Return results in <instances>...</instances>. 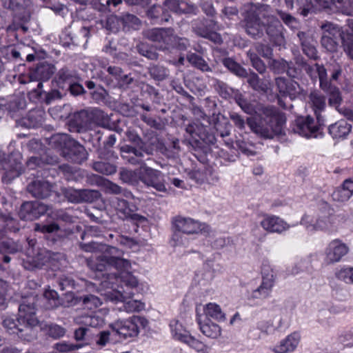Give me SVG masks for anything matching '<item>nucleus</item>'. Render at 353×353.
<instances>
[{
  "mask_svg": "<svg viewBox=\"0 0 353 353\" xmlns=\"http://www.w3.org/2000/svg\"><path fill=\"white\" fill-rule=\"evenodd\" d=\"M122 255L121 250L103 244L100 263L91 259L88 261V266L101 275V281L109 280L110 282H121L128 288H134L139 285V281L130 272V262L123 259Z\"/></svg>",
  "mask_w": 353,
  "mask_h": 353,
  "instance_id": "1",
  "label": "nucleus"
},
{
  "mask_svg": "<svg viewBox=\"0 0 353 353\" xmlns=\"http://www.w3.org/2000/svg\"><path fill=\"white\" fill-rule=\"evenodd\" d=\"M248 125L256 134L266 138L281 134L285 123V117L278 108L260 104L244 105Z\"/></svg>",
  "mask_w": 353,
  "mask_h": 353,
  "instance_id": "2",
  "label": "nucleus"
},
{
  "mask_svg": "<svg viewBox=\"0 0 353 353\" xmlns=\"http://www.w3.org/2000/svg\"><path fill=\"white\" fill-rule=\"evenodd\" d=\"M99 291L108 300L112 302H123V310L130 312H138L145 308L144 303L138 300H128L125 299L132 295V290L136 289L138 285L134 288H128L123 283L110 282L109 280L101 281L99 283Z\"/></svg>",
  "mask_w": 353,
  "mask_h": 353,
  "instance_id": "3",
  "label": "nucleus"
},
{
  "mask_svg": "<svg viewBox=\"0 0 353 353\" xmlns=\"http://www.w3.org/2000/svg\"><path fill=\"white\" fill-rule=\"evenodd\" d=\"M266 26V32L274 44L278 46H284L285 38L282 33L283 26L280 21L273 17H268L262 22L257 17L248 21L246 23V32L248 34L254 37L261 34Z\"/></svg>",
  "mask_w": 353,
  "mask_h": 353,
  "instance_id": "4",
  "label": "nucleus"
},
{
  "mask_svg": "<svg viewBox=\"0 0 353 353\" xmlns=\"http://www.w3.org/2000/svg\"><path fill=\"white\" fill-rule=\"evenodd\" d=\"M3 326L10 334H17L23 330V327H34L38 324L33 305L22 303L19 307V317L15 319L9 316L3 320Z\"/></svg>",
  "mask_w": 353,
  "mask_h": 353,
  "instance_id": "5",
  "label": "nucleus"
},
{
  "mask_svg": "<svg viewBox=\"0 0 353 353\" xmlns=\"http://www.w3.org/2000/svg\"><path fill=\"white\" fill-rule=\"evenodd\" d=\"M50 143L54 148L61 150V154L72 161L81 163L86 159L84 148L72 139L66 134H57L50 138Z\"/></svg>",
  "mask_w": 353,
  "mask_h": 353,
  "instance_id": "6",
  "label": "nucleus"
},
{
  "mask_svg": "<svg viewBox=\"0 0 353 353\" xmlns=\"http://www.w3.org/2000/svg\"><path fill=\"white\" fill-rule=\"evenodd\" d=\"M170 327L175 340L186 344L197 353H211V347L192 336L178 320H172Z\"/></svg>",
  "mask_w": 353,
  "mask_h": 353,
  "instance_id": "7",
  "label": "nucleus"
},
{
  "mask_svg": "<svg viewBox=\"0 0 353 353\" xmlns=\"http://www.w3.org/2000/svg\"><path fill=\"white\" fill-rule=\"evenodd\" d=\"M261 284L248 296V304H257L262 300L267 299L271 294L274 286L275 274L273 270L268 265H263L261 270Z\"/></svg>",
  "mask_w": 353,
  "mask_h": 353,
  "instance_id": "8",
  "label": "nucleus"
},
{
  "mask_svg": "<svg viewBox=\"0 0 353 353\" xmlns=\"http://www.w3.org/2000/svg\"><path fill=\"white\" fill-rule=\"evenodd\" d=\"M148 321L142 316H132L125 320H118L111 325V327L124 339L138 335L139 330L146 327Z\"/></svg>",
  "mask_w": 353,
  "mask_h": 353,
  "instance_id": "9",
  "label": "nucleus"
},
{
  "mask_svg": "<svg viewBox=\"0 0 353 353\" xmlns=\"http://www.w3.org/2000/svg\"><path fill=\"white\" fill-rule=\"evenodd\" d=\"M173 225L177 231L187 234H208L211 232L208 225L190 217L176 216L173 220Z\"/></svg>",
  "mask_w": 353,
  "mask_h": 353,
  "instance_id": "10",
  "label": "nucleus"
},
{
  "mask_svg": "<svg viewBox=\"0 0 353 353\" xmlns=\"http://www.w3.org/2000/svg\"><path fill=\"white\" fill-rule=\"evenodd\" d=\"M323 124V119L321 122L315 121L310 116L299 117L296 119L293 131L302 137L307 138L317 137L321 126Z\"/></svg>",
  "mask_w": 353,
  "mask_h": 353,
  "instance_id": "11",
  "label": "nucleus"
},
{
  "mask_svg": "<svg viewBox=\"0 0 353 353\" xmlns=\"http://www.w3.org/2000/svg\"><path fill=\"white\" fill-rule=\"evenodd\" d=\"M350 252L347 244L339 239L332 240L325 249L324 262L332 265L340 262Z\"/></svg>",
  "mask_w": 353,
  "mask_h": 353,
  "instance_id": "12",
  "label": "nucleus"
},
{
  "mask_svg": "<svg viewBox=\"0 0 353 353\" xmlns=\"http://www.w3.org/2000/svg\"><path fill=\"white\" fill-rule=\"evenodd\" d=\"M112 205L115 208L117 214L123 219H130L136 224L146 221L143 216L135 213L137 208L135 205L129 203L125 199L115 198L112 201Z\"/></svg>",
  "mask_w": 353,
  "mask_h": 353,
  "instance_id": "13",
  "label": "nucleus"
},
{
  "mask_svg": "<svg viewBox=\"0 0 353 353\" xmlns=\"http://www.w3.org/2000/svg\"><path fill=\"white\" fill-rule=\"evenodd\" d=\"M139 179L146 185L153 187L157 191H166L163 183V176L159 170L146 167L145 165L141 166L139 169Z\"/></svg>",
  "mask_w": 353,
  "mask_h": 353,
  "instance_id": "14",
  "label": "nucleus"
},
{
  "mask_svg": "<svg viewBox=\"0 0 353 353\" xmlns=\"http://www.w3.org/2000/svg\"><path fill=\"white\" fill-rule=\"evenodd\" d=\"M322 37L321 45L329 52H334L337 48L336 38L340 34V30L338 26L332 23L327 22L321 26Z\"/></svg>",
  "mask_w": 353,
  "mask_h": 353,
  "instance_id": "15",
  "label": "nucleus"
},
{
  "mask_svg": "<svg viewBox=\"0 0 353 353\" xmlns=\"http://www.w3.org/2000/svg\"><path fill=\"white\" fill-rule=\"evenodd\" d=\"M48 210V207L41 202H26L21 205L19 215L23 220L32 221L38 219Z\"/></svg>",
  "mask_w": 353,
  "mask_h": 353,
  "instance_id": "16",
  "label": "nucleus"
},
{
  "mask_svg": "<svg viewBox=\"0 0 353 353\" xmlns=\"http://www.w3.org/2000/svg\"><path fill=\"white\" fill-rule=\"evenodd\" d=\"M145 36L150 40L159 43V48L162 50L168 49L169 45L176 41L173 31L170 29L154 28L146 32Z\"/></svg>",
  "mask_w": 353,
  "mask_h": 353,
  "instance_id": "17",
  "label": "nucleus"
},
{
  "mask_svg": "<svg viewBox=\"0 0 353 353\" xmlns=\"http://www.w3.org/2000/svg\"><path fill=\"white\" fill-rule=\"evenodd\" d=\"M196 321L200 331L206 337L216 339L221 336L222 332L221 327L218 324L212 321L211 319L201 314L198 309H196Z\"/></svg>",
  "mask_w": 353,
  "mask_h": 353,
  "instance_id": "18",
  "label": "nucleus"
},
{
  "mask_svg": "<svg viewBox=\"0 0 353 353\" xmlns=\"http://www.w3.org/2000/svg\"><path fill=\"white\" fill-rule=\"evenodd\" d=\"M341 217L334 214H318L319 231L331 234L337 231Z\"/></svg>",
  "mask_w": 353,
  "mask_h": 353,
  "instance_id": "19",
  "label": "nucleus"
},
{
  "mask_svg": "<svg viewBox=\"0 0 353 353\" xmlns=\"http://www.w3.org/2000/svg\"><path fill=\"white\" fill-rule=\"evenodd\" d=\"M15 158L14 162L9 159L8 162L3 161L0 163V169L5 170L2 181L9 183L12 179L18 176L22 171L21 163L20 162L21 155L17 153L14 154Z\"/></svg>",
  "mask_w": 353,
  "mask_h": 353,
  "instance_id": "20",
  "label": "nucleus"
},
{
  "mask_svg": "<svg viewBox=\"0 0 353 353\" xmlns=\"http://www.w3.org/2000/svg\"><path fill=\"white\" fill-rule=\"evenodd\" d=\"M262 228L270 232L281 234L290 229V225L276 216H266L261 221Z\"/></svg>",
  "mask_w": 353,
  "mask_h": 353,
  "instance_id": "21",
  "label": "nucleus"
},
{
  "mask_svg": "<svg viewBox=\"0 0 353 353\" xmlns=\"http://www.w3.org/2000/svg\"><path fill=\"white\" fill-rule=\"evenodd\" d=\"M301 336L298 332H293L281 340L273 348L274 353H291L297 347Z\"/></svg>",
  "mask_w": 353,
  "mask_h": 353,
  "instance_id": "22",
  "label": "nucleus"
},
{
  "mask_svg": "<svg viewBox=\"0 0 353 353\" xmlns=\"http://www.w3.org/2000/svg\"><path fill=\"white\" fill-rule=\"evenodd\" d=\"M329 133L335 140L345 139L352 130V125L345 120L341 119L330 125L328 128Z\"/></svg>",
  "mask_w": 353,
  "mask_h": 353,
  "instance_id": "23",
  "label": "nucleus"
},
{
  "mask_svg": "<svg viewBox=\"0 0 353 353\" xmlns=\"http://www.w3.org/2000/svg\"><path fill=\"white\" fill-rule=\"evenodd\" d=\"M276 84L280 92L289 95L291 99H295L301 94L300 85L293 80L286 81L285 79L279 78L276 79Z\"/></svg>",
  "mask_w": 353,
  "mask_h": 353,
  "instance_id": "24",
  "label": "nucleus"
},
{
  "mask_svg": "<svg viewBox=\"0 0 353 353\" xmlns=\"http://www.w3.org/2000/svg\"><path fill=\"white\" fill-rule=\"evenodd\" d=\"M28 188L34 197L45 198L50 194L52 186L47 181H35L30 183Z\"/></svg>",
  "mask_w": 353,
  "mask_h": 353,
  "instance_id": "25",
  "label": "nucleus"
},
{
  "mask_svg": "<svg viewBox=\"0 0 353 353\" xmlns=\"http://www.w3.org/2000/svg\"><path fill=\"white\" fill-rule=\"evenodd\" d=\"M32 72V78L36 81H45L48 80L54 73V67L50 64L42 63L38 65L35 68L31 69Z\"/></svg>",
  "mask_w": 353,
  "mask_h": 353,
  "instance_id": "26",
  "label": "nucleus"
},
{
  "mask_svg": "<svg viewBox=\"0 0 353 353\" xmlns=\"http://www.w3.org/2000/svg\"><path fill=\"white\" fill-rule=\"evenodd\" d=\"M203 313L206 318H212L218 321H224L226 319L225 314L223 312L221 307L215 303H209L203 305Z\"/></svg>",
  "mask_w": 353,
  "mask_h": 353,
  "instance_id": "27",
  "label": "nucleus"
},
{
  "mask_svg": "<svg viewBox=\"0 0 353 353\" xmlns=\"http://www.w3.org/2000/svg\"><path fill=\"white\" fill-rule=\"evenodd\" d=\"M335 278L346 285H353V266L350 265H340L335 269Z\"/></svg>",
  "mask_w": 353,
  "mask_h": 353,
  "instance_id": "28",
  "label": "nucleus"
},
{
  "mask_svg": "<svg viewBox=\"0 0 353 353\" xmlns=\"http://www.w3.org/2000/svg\"><path fill=\"white\" fill-rule=\"evenodd\" d=\"M101 312H94L90 314H86L78 316L75 321L79 324H82L85 326L98 327L103 325L104 320L103 318L99 316Z\"/></svg>",
  "mask_w": 353,
  "mask_h": 353,
  "instance_id": "29",
  "label": "nucleus"
},
{
  "mask_svg": "<svg viewBox=\"0 0 353 353\" xmlns=\"http://www.w3.org/2000/svg\"><path fill=\"white\" fill-rule=\"evenodd\" d=\"M310 99L312 102L316 119L321 122L323 118L321 117L320 113L325 108V98L321 94L316 92H313L310 95Z\"/></svg>",
  "mask_w": 353,
  "mask_h": 353,
  "instance_id": "30",
  "label": "nucleus"
},
{
  "mask_svg": "<svg viewBox=\"0 0 353 353\" xmlns=\"http://www.w3.org/2000/svg\"><path fill=\"white\" fill-rule=\"evenodd\" d=\"M294 3L298 12L305 17L312 9V3L310 0H285V4L290 10H292L294 8Z\"/></svg>",
  "mask_w": 353,
  "mask_h": 353,
  "instance_id": "31",
  "label": "nucleus"
},
{
  "mask_svg": "<svg viewBox=\"0 0 353 353\" xmlns=\"http://www.w3.org/2000/svg\"><path fill=\"white\" fill-rule=\"evenodd\" d=\"M300 224L304 227L305 231L308 233L314 234L318 232L319 228H316L318 224V214H305L300 221Z\"/></svg>",
  "mask_w": 353,
  "mask_h": 353,
  "instance_id": "32",
  "label": "nucleus"
},
{
  "mask_svg": "<svg viewBox=\"0 0 353 353\" xmlns=\"http://www.w3.org/2000/svg\"><path fill=\"white\" fill-rule=\"evenodd\" d=\"M30 5L31 0H3V7L15 12H21Z\"/></svg>",
  "mask_w": 353,
  "mask_h": 353,
  "instance_id": "33",
  "label": "nucleus"
},
{
  "mask_svg": "<svg viewBox=\"0 0 353 353\" xmlns=\"http://www.w3.org/2000/svg\"><path fill=\"white\" fill-rule=\"evenodd\" d=\"M90 194V192L87 190H69L66 193V196L70 202L80 203L89 201Z\"/></svg>",
  "mask_w": 353,
  "mask_h": 353,
  "instance_id": "34",
  "label": "nucleus"
},
{
  "mask_svg": "<svg viewBox=\"0 0 353 353\" xmlns=\"http://www.w3.org/2000/svg\"><path fill=\"white\" fill-rule=\"evenodd\" d=\"M103 244H99L94 242H91L88 244L81 245V248L85 252H89L93 253V255L91 258L87 260V263L88 264V261L92 259L93 261L97 262V263H100L101 255V247Z\"/></svg>",
  "mask_w": 353,
  "mask_h": 353,
  "instance_id": "35",
  "label": "nucleus"
},
{
  "mask_svg": "<svg viewBox=\"0 0 353 353\" xmlns=\"http://www.w3.org/2000/svg\"><path fill=\"white\" fill-rule=\"evenodd\" d=\"M194 32L199 36L206 38L215 43H221L222 42L221 37L219 34L211 31L207 28L195 27Z\"/></svg>",
  "mask_w": 353,
  "mask_h": 353,
  "instance_id": "36",
  "label": "nucleus"
},
{
  "mask_svg": "<svg viewBox=\"0 0 353 353\" xmlns=\"http://www.w3.org/2000/svg\"><path fill=\"white\" fill-rule=\"evenodd\" d=\"M43 297L46 300V307L54 309L61 305V301L57 292L51 289H46L43 293Z\"/></svg>",
  "mask_w": 353,
  "mask_h": 353,
  "instance_id": "37",
  "label": "nucleus"
},
{
  "mask_svg": "<svg viewBox=\"0 0 353 353\" xmlns=\"http://www.w3.org/2000/svg\"><path fill=\"white\" fill-rule=\"evenodd\" d=\"M329 96V104L338 108V106L342 101V97L339 89L332 84L329 85V88L323 90Z\"/></svg>",
  "mask_w": 353,
  "mask_h": 353,
  "instance_id": "38",
  "label": "nucleus"
},
{
  "mask_svg": "<svg viewBox=\"0 0 353 353\" xmlns=\"http://www.w3.org/2000/svg\"><path fill=\"white\" fill-rule=\"evenodd\" d=\"M187 59L192 65L198 69L203 72H208L210 70V68L206 61L198 54L194 53L188 54Z\"/></svg>",
  "mask_w": 353,
  "mask_h": 353,
  "instance_id": "39",
  "label": "nucleus"
},
{
  "mask_svg": "<svg viewBox=\"0 0 353 353\" xmlns=\"http://www.w3.org/2000/svg\"><path fill=\"white\" fill-rule=\"evenodd\" d=\"M93 168L97 172L106 175L112 174L117 171L114 165L102 161L95 162L93 164Z\"/></svg>",
  "mask_w": 353,
  "mask_h": 353,
  "instance_id": "40",
  "label": "nucleus"
},
{
  "mask_svg": "<svg viewBox=\"0 0 353 353\" xmlns=\"http://www.w3.org/2000/svg\"><path fill=\"white\" fill-rule=\"evenodd\" d=\"M315 67L319 75L321 88L322 90H327L329 88V85L332 84L327 79V70L323 65L319 64H316Z\"/></svg>",
  "mask_w": 353,
  "mask_h": 353,
  "instance_id": "41",
  "label": "nucleus"
},
{
  "mask_svg": "<svg viewBox=\"0 0 353 353\" xmlns=\"http://www.w3.org/2000/svg\"><path fill=\"white\" fill-rule=\"evenodd\" d=\"M82 301L84 308L90 310H96L102 304L99 298L92 294L85 296Z\"/></svg>",
  "mask_w": 353,
  "mask_h": 353,
  "instance_id": "42",
  "label": "nucleus"
},
{
  "mask_svg": "<svg viewBox=\"0 0 353 353\" xmlns=\"http://www.w3.org/2000/svg\"><path fill=\"white\" fill-rule=\"evenodd\" d=\"M351 196L352 195L341 185L338 187L332 194L333 200L340 203L348 201Z\"/></svg>",
  "mask_w": 353,
  "mask_h": 353,
  "instance_id": "43",
  "label": "nucleus"
},
{
  "mask_svg": "<svg viewBox=\"0 0 353 353\" xmlns=\"http://www.w3.org/2000/svg\"><path fill=\"white\" fill-rule=\"evenodd\" d=\"M223 65L231 72L241 77L243 75V69L241 66L231 58H226L223 60Z\"/></svg>",
  "mask_w": 353,
  "mask_h": 353,
  "instance_id": "44",
  "label": "nucleus"
},
{
  "mask_svg": "<svg viewBox=\"0 0 353 353\" xmlns=\"http://www.w3.org/2000/svg\"><path fill=\"white\" fill-rule=\"evenodd\" d=\"M54 349L60 352H68L79 349L82 347L80 344H73L65 341L57 343L54 345Z\"/></svg>",
  "mask_w": 353,
  "mask_h": 353,
  "instance_id": "45",
  "label": "nucleus"
},
{
  "mask_svg": "<svg viewBox=\"0 0 353 353\" xmlns=\"http://www.w3.org/2000/svg\"><path fill=\"white\" fill-rule=\"evenodd\" d=\"M120 177L125 183L136 182L139 179V170L136 171L123 170L120 172Z\"/></svg>",
  "mask_w": 353,
  "mask_h": 353,
  "instance_id": "46",
  "label": "nucleus"
},
{
  "mask_svg": "<svg viewBox=\"0 0 353 353\" xmlns=\"http://www.w3.org/2000/svg\"><path fill=\"white\" fill-rule=\"evenodd\" d=\"M278 14L285 25L291 28H297L298 21L293 16L282 10H279Z\"/></svg>",
  "mask_w": 353,
  "mask_h": 353,
  "instance_id": "47",
  "label": "nucleus"
},
{
  "mask_svg": "<svg viewBox=\"0 0 353 353\" xmlns=\"http://www.w3.org/2000/svg\"><path fill=\"white\" fill-rule=\"evenodd\" d=\"M342 39L344 51L350 59H353V35L347 34Z\"/></svg>",
  "mask_w": 353,
  "mask_h": 353,
  "instance_id": "48",
  "label": "nucleus"
},
{
  "mask_svg": "<svg viewBox=\"0 0 353 353\" xmlns=\"http://www.w3.org/2000/svg\"><path fill=\"white\" fill-rule=\"evenodd\" d=\"M248 82L256 90L265 91L267 89V85L261 82L256 74L250 75Z\"/></svg>",
  "mask_w": 353,
  "mask_h": 353,
  "instance_id": "49",
  "label": "nucleus"
},
{
  "mask_svg": "<svg viewBox=\"0 0 353 353\" xmlns=\"http://www.w3.org/2000/svg\"><path fill=\"white\" fill-rule=\"evenodd\" d=\"M248 56L250 57L252 66L259 72L263 73L265 71L266 67L263 61L253 53L248 52Z\"/></svg>",
  "mask_w": 353,
  "mask_h": 353,
  "instance_id": "50",
  "label": "nucleus"
},
{
  "mask_svg": "<svg viewBox=\"0 0 353 353\" xmlns=\"http://www.w3.org/2000/svg\"><path fill=\"white\" fill-rule=\"evenodd\" d=\"M59 225L54 223L49 225H41L36 223L34 226V230L36 231H40L43 233H52L59 230Z\"/></svg>",
  "mask_w": 353,
  "mask_h": 353,
  "instance_id": "51",
  "label": "nucleus"
},
{
  "mask_svg": "<svg viewBox=\"0 0 353 353\" xmlns=\"http://www.w3.org/2000/svg\"><path fill=\"white\" fill-rule=\"evenodd\" d=\"M258 328L265 334H271L275 330L273 323L271 320H263L258 323Z\"/></svg>",
  "mask_w": 353,
  "mask_h": 353,
  "instance_id": "52",
  "label": "nucleus"
},
{
  "mask_svg": "<svg viewBox=\"0 0 353 353\" xmlns=\"http://www.w3.org/2000/svg\"><path fill=\"white\" fill-rule=\"evenodd\" d=\"M331 68V80L338 81L343 73V68L341 65L338 63H334L330 65Z\"/></svg>",
  "mask_w": 353,
  "mask_h": 353,
  "instance_id": "53",
  "label": "nucleus"
},
{
  "mask_svg": "<svg viewBox=\"0 0 353 353\" xmlns=\"http://www.w3.org/2000/svg\"><path fill=\"white\" fill-rule=\"evenodd\" d=\"M272 66L276 72L283 73L289 68V63L283 59L273 60Z\"/></svg>",
  "mask_w": 353,
  "mask_h": 353,
  "instance_id": "54",
  "label": "nucleus"
},
{
  "mask_svg": "<svg viewBox=\"0 0 353 353\" xmlns=\"http://www.w3.org/2000/svg\"><path fill=\"white\" fill-rule=\"evenodd\" d=\"M150 72L154 78L158 79H163L168 76V70L163 67H151Z\"/></svg>",
  "mask_w": 353,
  "mask_h": 353,
  "instance_id": "55",
  "label": "nucleus"
},
{
  "mask_svg": "<svg viewBox=\"0 0 353 353\" xmlns=\"http://www.w3.org/2000/svg\"><path fill=\"white\" fill-rule=\"evenodd\" d=\"M65 333V329L58 325H52L48 328L49 335L54 339L63 336Z\"/></svg>",
  "mask_w": 353,
  "mask_h": 353,
  "instance_id": "56",
  "label": "nucleus"
},
{
  "mask_svg": "<svg viewBox=\"0 0 353 353\" xmlns=\"http://www.w3.org/2000/svg\"><path fill=\"white\" fill-rule=\"evenodd\" d=\"M164 9L170 10L176 13H181L182 12L181 4L177 0H166L164 3Z\"/></svg>",
  "mask_w": 353,
  "mask_h": 353,
  "instance_id": "57",
  "label": "nucleus"
},
{
  "mask_svg": "<svg viewBox=\"0 0 353 353\" xmlns=\"http://www.w3.org/2000/svg\"><path fill=\"white\" fill-rule=\"evenodd\" d=\"M302 48L303 52L310 59H315L317 57L316 50L312 45L307 41H302Z\"/></svg>",
  "mask_w": 353,
  "mask_h": 353,
  "instance_id": "58",
  "label": "nucleus"
},
{
  "mask_svg": "<svg viewBox=\"0 0 353 353\" xmlns=\"http://www.w3.org/2000/svg\"><path fill=\"white\" fill-rule=\"evenodd\" d=\"M174 37L176 38V41H173V44L169 45V48L170 47L176 48L179 50H184L189 46L188 40L185 38H180L175 35Z\"/></svg>",
  "mask_w": 353,
  "mask_h": 353,
  "instance_id": "59",
  "label": "nucleus"
},
{
  "mask_svg": "<svg viewBox=\"0 0 353 353\" xmlns=\"http://www.w3.org/2000/svg\"><path fill=\"white\" fill-rule=\"evenodd\" d=\"M309 261L307 260H301L294 265L290 271L291 274H297L304 271L308 267Z\"/></svg>",
  "mask_w": 353,
  "mask_h": 353,
  "instance_id": "60",
  "label": "nucleus"
},
{
  "mask_svg": "<svg viewBox=\"0 0 353 353\" xmlns=\"http://www.w3.org/2000/svg\"><path fill=\"white\" fill-rule=\"evenodd\" d=\"M8 285L4 281L0 279V305H3L8 294Z\"/></svg>",
  "mask_w": 353,
  "mask_h": 353,
  "instance_id": "61",
  "label": "nucleus"
},
{
  "mask_svg": "<svg viewBox=\"0 0 353 353\" xmlns=\"http://www.w3.org/2000/svg\"><path fill=\"white\" fill-rule=\"evenodd\" d=\"M110 339V332L109 331H102L97 336V339L96 343L98 345L105 346Z\"/></svg>",
  "mask_w": 353,
  "mask_h": 353,
  "instance_id": "62",
  "label": "nucleus"
},
{
  "mask_svg": "<svg viewBox=\"0 0 353 353\" xmlns=\"http://www.w3.org/2000/svg\"><path fill=\"white\" fill-rule=\"evenodd\" d=\"M339 10L347 15H353V1L347 0L345 5L339 6Z\"/></svg>",
  "mask_w": 353,
  "mask_h": 353,
  "instance_id": "63",
  "label": "nucleus"
},
{
  "mask_svg": "<svg viewBox=\"0 0 353 353\" xmlns=\"http://www.w3.org/2000/svg\"><path fill=\"white\" fill-rule=\"evenodd\" d=\"M257 51L263 57L270 58L272 54V50L270 47L266 45H259L257 46Z\"/></svg>",
  "mask_w": 353,
  "mask_h": 353,
  "instance_id": "64",
  "label": "nucleus"
}]
</instances>
